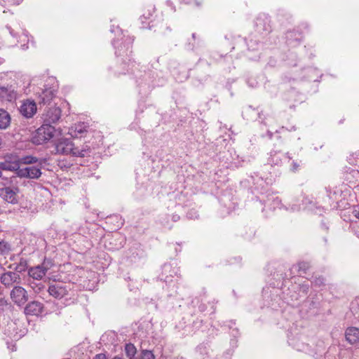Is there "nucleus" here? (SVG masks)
<instances>
[{
    "label": "nucleus",
    "instance_id": "obj_4",
    "mask_svg": "<svg viewBox=\"0 0 359 359\" xmlns=\"http://www.w3.org/2000/svg\"><path fill=\"white\" fill-rule=\"evenodd\" d=\"M70 290V284L57 282L50 285L48 292L50 296L60 299L67 296Z\"/></svg>",
    "mask_w": 359,
    "mask_h": 359
},
{
    "label": "nucleus",
    "instance_id": "obj_1",
    "mask_svg": "<svg viewBox=\"0 0 359 359\" xmlns=\"http://www.w3.org/2000/svg\"><path fill=\"white\" fill-rule=\"evenodd\" d=\"M88 152V149H79L74 147L71 140L67 138L60 139L55 144L54 150L52 153L55 154L68 155L72 154L74 156H85Z\"/></svg>",
    "mask_w": 359,
    "mask_h": 359
},
{
    "label": "nucleus",
    "instance_id": "obj_20",
    "mask_svg": "<svg viewBox=\"0 0 359 359\" xmlns=\"http://www.w3.org/2000/svg\"><path fill=\"white\" fill-rule=\"evenodd\" d=\"M38 161H39V159L36 157L32 156H23V157L20 158L19 160L20 163L25 164V165L34 164V163H37Z\"/></svg>",
    "mask_w": 359,
    "mask_h": 359
},
{
    "label": "nucleus",
    "instance_id": "obj_24",
    "mask_svg": "<svg viewBox=\"0 0 359 359\" xmlns=\"http://www.w3.org/2000/svg\"><path fill=\"white\" fill-rule=\"evenodd\" d=\"M312 283L314 284L316 286L320 287V286L324 285L325 278L322 276L315 277L313 280L312 281Z\"/></svg>",
    "mask_w": 359,
    "mask_h": 359
},
{
    "label": "nucleus",
    "instance_id": "obj_3",
    "mask_svg": "<svg viewBox=\"0 0 359 359\" xmlns=\"http://www.w3.org/2000/svg\"><path fill=\"white\" fill-rule=\"evenodd\" d=\"M0 282L6 288H11L18 285L22 282L20 274L10 269L4 271L0 276Z\"/></svg>",
    "mask_w": 359,
    "mask_h": 359
},
{
    "label": "nucleus",
    "instance_id": "obj_9",
    "mask_svg": "<svg viewBox=\"0 0 359 359\" xmlns=\"http://www.w3.org/2000/svg\"><path fill=\"white\" fill-rule=\"evenodd\" d=\"M43 311V304L38 301L29 302L24 309V313L27 316H39Z\"/></svg>",
    "mask_w": 359,
    "mask_h": 359
},
{
    "label": "nucleus",
    "instance_id": "obj_16",
    "mask_svg": "<svg viewBox=\"0 0 359 359\" xmlns=\"http://www.w3.org/2000/svg\"><path fill=\"white\" fill-rule=\"evenodd\" d=\"M54 95L53 91H41L39 95V103L50 104V101L53 99Z\"/></svg>",
    "mask_w": 359,
    "mask_h": 359
},
{
    "label": "nucleus",
    "instance_id": "obj_11",
    "mask_svg": "<svg viewBox=\"0 0 359 359\" xmlns=\"http://www.w3.org/2000/svg\"><path fill=\"white\" fill-rule=\"evenodd\" d=\"M18 188L12 189L9 187L0 189V197L11 203H17Z\"/></svg>",
    "mask_w": 359,
    "mask_h": 359
},
{
    "label": "nucleus",
    "instance_id": "obj_14",
    "mask_svg": "<svg viewBox=\"0 0 359 359\" xmlns=\"http://www.w3.org/2000/svg\"><path fill=\"white\" fill-rule=\"evenodd\" d=\"M20 170L19 163L15 161H5L4 162H0V171L1 170H9V171H16Z\"/></svg>",
    "mask_w": 359,
    "mask_h": 359
},
{
    "label": "nucleus",
    "instance_id": "obj_13",
    "mask_svg": "<svg viewBox=\"0 0 359 359\" xmlns=\"http://www.w3.org/2000/svg\"><path fill=\"white\" fill-rule=\"evenodd\" d=\"M11 118L8 112L0 109V129H6L11 124Z\"/></svg>",
    "mask_w": 359,
    "mask_h": 359
},
{
    "label": "nucleus",
    "instance_id": "obj_19",
    "mask_svg": "<svg viewBox=\"0 0 359 359\" xmlns=\"http://www.w3.org/2000/svg\"><path fill=\"white\" fill-rule=\"evenodd\" d=\"M11 250V245L4 240L0 241V253L2 255H7Z\"/></svg>",
    "mask_w": 359,
    "mask_h": 359
},
{
    "label": "nucleus",
    "instance_id": "obj_32",
    "mask_svg": "<svg viewBox=\"0 0 359 359\" xmlns=\"http://www.w3.org/2000/svg\"><path fill=\"white\" fill-rule=\"evenodd\" d=\"M113 359H121V358H118V357H115Z\"/></svg>",
    "mask_w": 359,
    "mask_h": 359
},
{
    "label": "nucleus",
    "instance_id": "obj_28",
    "mask_svg": "<svg viewBox=\"0 0 359 359\" xmlns=\"http://www.w3.org/2000/svg\"><path fill=\"white\" fill-rule=\"evenodd\" d=\"M93 359H107L106 358V356L104 354H102V353H100V354H97L96 355Z\"/></svg>",
    "mask_w": 359,
    "mask_h": 359
},
{
    "label": "nucleus",
    "instance_id": "obj_27",
    "mask_svg": "<svg viewBox=\"0 0 359 359\" xmlns=\"http://www.w3.org/2000/svg\"><path fill=\"white\" fill-rule=\"evenodd\" d=\"M299 167V165L297 163H296V162H292V170L294 172L297 171V170H298Z\"/></svg>",
    "mask_w": 359,
    "mask_h": 359
},
{
    "label": "nucleus",
    "instance_id": "obj_5",
    "mask_svg": "<svg viewBox=\"0 0 359 359\" xmlns=\"http://www.w3.org/2000/svg\"><path fill=\"white\" fill-rule=\"evenodd\" d=\"M10 297L14 304L18 306L24 305L29 299L27 291L19 285L13 287Z\"/></svg>",
    "mask_w": 359,
    "mask_h": 359
},
{
    "label": "nucleus",
    "instance_id": "obj_7",
    "mask_svg": "<svg viewBox=\"0 0 359 359\" xmlns=\"http://www.w3.org/2000/svg\"><path fill=\"white\" fill-rule=\"evenodd\" d=\"M62 111L58 107H51L45 111L43 114L42 118L43 123L50 125L56 123L61 118Z\"/></svg>",
    "mask_w": 359,
    "mask_h": 359
},
{
    "label": "nucleus",
    "instance_id": "obj_26",
    "mask_svg": "<svg viewBox=\"0 0 359 359\" xmlns=\"http://www.w3.org/2000/svg\"><path fill=\"white\" fill-rule=\"evenodd\" d=\"M353 215L359 219V205L355 206L352 211Z\"/></svg>",
    "mask_w": 359,
    "mask_h": 359
},
{
    "label": "nucleus",
    "instance_id": "obj_6",
    "mask_svg": "<svg viewBox=\"0 0 359 359\" xmlns=\"http://www.w3.org/2000/svg\"><path fill=\"white\" fill-rule=\"evenodd\" d=\"M50 268V262L44 261L41 265L32 267L28 271V275L33 280H41Z\"/></svg>",
    "mask_w": 359,
    "mask_h": 359
},
{
    "label": "nucleus",
    "instance_id": "obj_17",
    "mask_svg": "<svg viewBox=\"0 0 359 359\" xmlns=\"http://www.w3.org/2000/svg\"><path fill=\"white\" fill-rule=\"evenodd\" d=\"M39 280H32L29 281V285L36 294H39L45 290V285Z\"/></svg>",
    "mask_w": 359,
    "mask_h": 359
},
{
    "label": "nucleus",
    "instance_id": "obj_33",
    "mask_svg": "<svg viewBox=\"0 0 359 359\" xmlns=\"http://www.w3.org/2000/svg\"><path fill=\"white\" fill-rule=\"evenodd\" d=\"M1 175H2V172L0 171V177H1Z\"/></svg>",
    "mask_w": 359,
    "mask_h": 359
},
{
    "label": "nucleus",
    "instance_id": "obj_29",
    "mask_svg": "<svg viewBox=\"0 0 359 359\" xmlns=\"http://www.w3.org/2000/svg\"><path fill=\"white\" fill-rule=\"evenodd\" d=\"M9 3L12 4H16V5H18L20 4L22 0H8Z\"/></svg>",
    "mask_w": 359,
    "mask_h": 359
},
{
    "label": "nucleus",
    "instance_id": "obj_31",
    "mask_svg": "<svg viewBox=\"0 0 359 359\" xmlns=\"http://www.w3.org/2000/svg\"><path fill=\"white\" fill-rule=\"evenodd\" d=\"M0 90H6V89L3 87V88H1Z\"/></svg>",
    "mask_w": 359,
    "mask_h": 359
},
{
    "label": "nucleus",
    "instance_id": "obj_2",
    "mask_svg": "<svg viewBox=\"0 0 359 359\" xmlns=\"http://www.w3.org/2000/svg\"><path fill=\"white\" fill-rule=\"evenodd\" d=\"M57 134L55 127L45 123L39 128L33 137V142L36 144H42L53 139Z\"/></svg>",
    "mask_w": 359,
    "mask_h": 359
},
{
    "label": "nucleus",
    "instance_id": "obj_18",
    "mask_svg": "<svg viewBox=\"0 0 359 359\" xmlns=\"http://www.w3.org/2000/svg\"><path fill=\"white\" fill-rule=\"evenodd\" d=\"M89 126L84 123H79L75 126L74 135L82 137L84 133L88 132Z\"/></svg>",
    "mask_w": 359,
    "mask_h": 359
},
{
    "label": "nucleus",
    "instance_id": "obj_12",
    "mask_svg": "<svg viewBox=\"0 0 359 359\" xmlns=\"http://www.w3.org/2000/svg\"><path fill=\"white\" fill-rule=\"evenodd\" d=\"M345 336L351 344H355L359 342V329L355 327H348L346 330Z\"/></svg>",
    "mask_w": 359,
    "mask_h": 359
},
{
    "label": "nucleus",
    "instance_id": "obj_21",
    "mask_svg": "<svg viewBox=\"0 0 359 359\" xmlns=\"http://www.w3.org/2000/svg\"><path fill=\"white\" fill-rule=\"evenodd\" d=\"M136 351V348L133 344H127L125 346L126 353L130 359L135 356Z\"/></svg>",
    "mask_w": 359,
    "mask_h": 359
},
{
    "label": "nucleus",
    "instance_id": "obj_8",
    "mask_svg": "<svg viewBox=\"0 0 359 359\" xmlns=\"http://www.w3.org/2000/svg\"><path fill=\"white\" fill-rule=\"evenodd\" d=\"M41 168L35 166L20 168V170H18L17 172V176L20 177H25L30 179H38L41 177Z\"/></svg>",
    "mask_w": 359,
    "mask_h": 359
},
{
    "label": "nucleus",
    "instance_id": "obj_30",
    "mask_svg": "<svg viewBox=\"0 0 359 359\" xmlns=\"http://www.w3.org/2000/svg\"><path fill=\"white\" fill-rule=\"evenodd\" d=\"M2 143H3L2 138H1V137L0 136V149H1V147H2Z\"/></svg>",
    "mask_w": 359,
    "mask_h": 359
},
{
    "label": "nucleus",
    "instance_id": "obj_15",
    "mask_svg": "<svg viewBox=\"0 0 359 359\" xmlns=\"http://www.w3.org/2000/svg\"><path fill=\"white\" fill-rule=\"evenodd\" d=\"M8 268L20 274L21 273L25 271L27 268V260L25 259H20V262L15 266H13V264H10Z\"/></svg>",
    "mask_w": 359,
    "mask_h": 359
},
{
    "label": "nucleus",
    "instance_id": "obj_22",
    "mask_svg": "<svg viewBox=\"0 0 359 359\" xmlns=\"http://www.w3.org/2000/svg\"><path fill=\"white\" fill-rule=\"evenodd\" d=\"M0 98L2 100L11 102L15 98L13 91H0Z\"/></svg>",
    "mask_w": 359,
    "mask_h": 359
},
{
    "label": "nucleus",
    "instance_id": "obj_25",
    "mask_svg": "<svg viewBox=\"0 0 359 359\" xmlns=\"http://www.w3.org/2000/svg\"><path fill=\"white\" fill-rule=\"evenodd\" d=\"M298 266L299 271L306 273V270L309 268V264L307 262H302L299 263Z\"/></svg>",
    "mask_w": 359,
    "mask_h": 359
},
{
    "label": "nucleus",
    "instance_id": "obj_23",
    "mask_svg": "<svg viewBox=\"0 0 359 359\" xmlns=\"http://www.w3.org/2000/svg\"><path fill=\"white\" fill-rule=\"evenodd\" d=\"M138 359H155V356L151 351L143 350L139 355Z\"/></svg>",
    "mask_w": 359,
    "mask_h": 359
},
{
    "label": "nucleus",
    "instance_id": "obj_10",
    "mask_svg": "<svg viewBox=\"0 0 359 359\" xmlns=\"http://www.w3.org/2000/svg\"><path fill=\"white\" fill-rule=\"evenodd\" d=\"M36 104L34 100H27L20 106V111L26 118H32L36 112Z\"/></svg>",
    "mask_w": 359,
    "mask_h": 359
}]
</instances>
